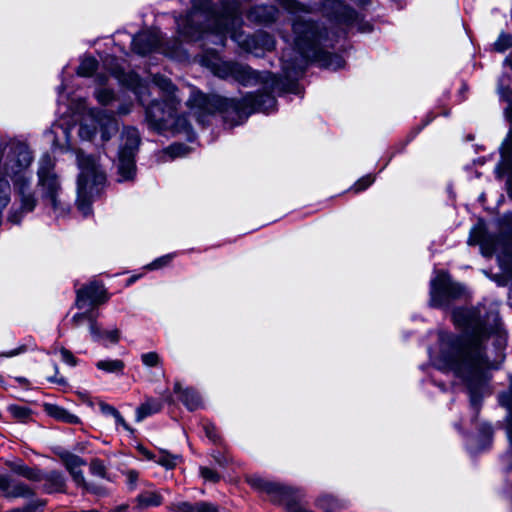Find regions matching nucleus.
Instances as JSON below:
<instances>
[{"label": "nucleus", "mask_w": 512, "mask_h": 512, "mask_svg": "<svg viewBox=\"0 0 512 512\" xmlns=\"http://www.w3.org/2000/svg\"><path fill=\"white\" fill-rule=\"evenodd\" d=\"M188 152H189V149L187 146H185L183 144L175 143V144L170 145L169 147H167L166 149H164L162 151V157L164 160H166V158L174 159L176 157L185 156L186 154H188Z\"/></svg>", "instance_id": "cd10ccee"}, {"label": "nucleus", "mask_w": 512, "mask_h": 512, "mask_svg": "<svg viewBox=\"0 0 512 512\" xmlns=\"http://www.w3.org/2000/svg\"><path fill=\"white\" fill-rule=\"evenodd\" d=\"M89 121L85 120L81 123L79 128V136L84 140H90L96 134L97 126L101 130V138L103 141H108L112 135L118 131V124L116 119L106 112L94 111L89 112Z\"/></svg>", "instance_id": "9b49d317"}, {"label": "nucleus", "mask_w": 512, "mask_h": 512, "mask_svg": "<svg viewBox=\"0 0 512 512\" xmlns=\"http://www.w3.org/2000/svg\"><path fill=\"white\" fill-rule=\"evenodd\" d=\"M25 350H26L25 346H20L17 349H13L8 352L0 353V358L1 357H14V356H17V355L23 353Z\"/></svg>", "instance_id": "4d7b16f0"}, {"label": "nucleus", "mask_w": 512, "mask_h": 512, "mask_svg": "<svg viewBox=\"0 0 512 512\" xmlns=\"http://www.w3.org/2000/svg\"><path fill=\"white\" fill-rule=\"evenodd\" d=\"M55 161L49 154H44L39 160L37 171L38 187L42 199L51 206L56 216L63 215L67 207L60 198L61 185L54 171Z\"/></svg>", "instance_id": "0eeeda50"}, {"label": "nucleus", "mask_w": 512, "mask_h": 512, "mask_svg": "<svg viewBox=\"0 0 512 512\" xmlns=\"http://www.w3.org/2000/svg\"><path fill=\"white\" fill-rule=\"evenodd\" d=\"M59 352H60L61 359L63 362H65L66 364H68L70 366H75L77 364L76 358L69 350L62 347V348H60Z\"/></svg>", "instance_id": "a18cd8bd"}, {"label": "nucleus", "mask_w": 512, "mask_h": 512, "mask_svg": "<svg viewBox=\"0 0 512 512\" xmlns=\"http://www.w3.org/2000/svg\"><path fill=\"white\" fill-rule=\"evenodd\" d=\"M83 488L86 491L97 494V495H101L104 493V490L101 487L94 485V484H86V486H84Z\"/></svg>", "instance_id": "bf43d9fd"}, {"label": "nucleus", "mask_w": 512, "mask_h": 512, "mask_svg": "<svg viewBox=\"0 0 512 512\" xmlns=\"http://www.w3.org/2000/svg\"><path fill=\"white\" fill-rule=\"evenodd\" d=\"M456 325L471 330L465 338H455L445 332L439 334L440 355L434 359L439 369L452 370L468 386L470 403L478 412L481 392L488 380L489 362L484 355L482 342L486 329L478 308H460L453 312Z\"/></svg>", "instance_id": "f257e3e1"}, {"label": "nucleus", "mask_w": 512, "mask_h": 512, "mask_svg": "<svg viewBox=\"0 0 512 512\" xmlns=\"http://www.w3.org/2000/svg\"><path fill=\"white\" fill-rule=\"evenodd\" d=\"M49 134L54 135L52 145L55 148L64 150L70 147V143H68L69 131L67 128L62 127L61 125H55Z\"/></svg>", "instance_id": "412c9836"}, {"label": "nucleus", "mask_w": 512, "mask_h": 512, "mask_svg": "<svg viewBox=\"0 0 512 512\" xmlns=\"http://www.w3.org/2000/svg\"><path fill=\"white\" fill-rule=\"evenodd\" d=\"M32 162V155L29 149L21 144H17L9 150L4 165L3 174L10 177L14 185L20 180H31L27 176V170Z\"/></svg>", "instance_id": "9d476101"}, {"label": "nucleus", "mask_w": 512, "mask_h": 512, "mask_svg": "<svg viewBox=\"0 0 512 512\" xmlns=\"http://www.w3.org/2000/svg\"><path fill=\"white\" fill-rule=\"evenodd\" d=\"M134 156L135 155L131 154V152H119V158L117 163L119 182L132 180L134 178L136 174Z\"/></svg>", "instance_id": "dca6fc26"}, {"label": "nucleus", "mask_w": 512, "mask_h": 512, "mask_svg": "<svg viewBox=\"0 0 512 512\" xmlns=\"http://www.w3.org/2000/svg\"><path fill=\"white\" fill-rule=\"evenodd\" d=\"M127 478L131 485H134L138 479V473L136 471H128Z\"/></svg>", "instance_id": "052dcab7"}, {"label": "nucleus", "mask_w": 512, "mask_h": 512, "mask_svg": "<svg viewBox=\"0 0 512 512\" xmlns=\"http://www.w3.org/2000/svg\"><path fill=\"white\" fill-rule=\"evenodd\" d=\"M90 468L93 473L104 476V466L99 461H93Z\"/></svg>", "instance_id": "13d9d810"}, {"label": "nucleus", "mask_w": 512, "mask_h": 512, "mask_svg": "<svg viewBox=\"0 0 512 512\" xmlns=\"http://www.w3.org/2000/svg\"><path fill=\"white\" fill-rule=\"evenodd\" d=\"M46 411L48 412V414L50 416H52L53 418H55L57 420H60V421L66 422V423H71V424L79 422V418L76 415L71 414L69 411H67L66 409H64L60 406L48 405L46 407Z\"/></svg>", "instance_id": "4be33fe9"}, {"label": "nucleus", "mask_w": 512, "mask_h": 512, "mask_svg": "<svg viewBox=\"0 0 512 512\" xmlns=\"http://www.w3.org/2000/svg\"><path fill=\"white\" fill-rule=\"evenodd\" d=\"M131 82L127 83V85L134 91L137 95L139 101L144 105L146 101V96H149L148 87L146 84L141 83L138 76L131 75Z\"/></svg>", "instance_id": "a878e982"}, {"label": "nucleus", "mask_w": 512, "mask_h": 512, "mask_svg": "<svg viewBox=\"0 0 512 512\" xmlns=\"http://www.w3.org/2000/svg\"><path fill=\"white\" fill-rule=\"evenodd\" d=\"M200 474L206 481H210L213 483L218 482L220 479V476L214 470L208 467H201Z\"/></svg>", "instance_id": "37998d69"}, {"label": "nucleus", "mask_w": 512, "mask_h": 512, "mask_svg": "<svg viewBox=\"0 0 512 512\" xmlns=\"http://www.w3.org/2000/svg\"><path fill=\"white\" fill-rule=\"evenodd\" d=\"M505 64L509 65L510 68L512 69V55L508 56L506 59H505Z\"/></svg>", "instance_id": "338daca9"}, {"label": "nucleus", "mask_w": 512, "mask_h": 512, "mask_svg": "<svg viewBox=\"0 0 512 512\" xmlns=\"http://www.w3.org/2000/svg\"><path fill=\"white\" fill-rule=\"evenodd\" d=\"M107 300V292L100 283L93 282L77 290L76 306L79 309H83L87 302L91 305H98Z\"/></svg>", "instance_id": "ddd939ff"}, {"label": "nucleus", "mask_w": 512, "mask_h": 512, "mask_svg": "<svg viewBox=\"0 0 512 512\" xmlns=\"http://www.w3.org/2000/svg\"><path fill=\"white\" fill-rule=\"evenodd\" d=\"M204 431H205V434L206 436L212 441V442H216L218 440V435L216 433V428L214 425L210 424V423H206L204 425Z\"/></svg>", "instance_id": "8fccbe9b"}, {"label": "nucleus", "mask_w": 512, "mask_h": 512, "mask_svg": "<svg viewBox=\"0 0 512 512\" xmlns=\"http://www.w3.org/2000/svg\"><path fill=\"white\" fill-rule=\"evenodd\" d=\"M7 409L18 421L27 422L31 418V410L26 406L12 404L9 405Z\"/></svg>", "instance_id": "c85d7f7f"}, {"label": "nucleus", "mask_w": 512, "mask_h": 512, "mask_svg": "<svg viewBox=\"0 0 512 512\" xmlns=\"http://www.w3.org/2000/svg\"><path fill=\"white\" fill-rule=\"evenodd\" d=\"M171 258H172L171 255L162 256V257L156 259L155 261H153L149 265V268L150 269H158L164 265H167L171 261Z\"/></svg>", "instance_id": "09e8293b"}, {"label": "nucleus", "mask_w": 512, "mask_h": 512, "mask_svg": "<svg viewBox=\"0 0 512 512\" xmlns=\"http://www.w3.org/2000/svg\"><path fill=\"white\" fill-rule=\"evenodd\" d=\"M197 503L192 504L190 502H180L176 505L177 512H196Z\"/></svg>", "instance_id": "49530a36"}, {"label": "nucleus", "mask_w": 512, "mask_h": 512, "mask_svg": "<svg viewBox=\"0 0 512 512\" xmlns=\"http://www.w3.org/2000/svg\"><path fill=\"white\" fill-rule=\"evenodd\" d=\"M282 5L291 14L308 13L307 9L296 0H283Z\"/></svg>", "instance_id": "72a5a7b5"}, {"label": "nucleus", "mask_w": 512, "mask_h": 512, "mask_svg": "<svg viewBox=\"0 0 512 512\" xmlns=\"http://www.w3.org/2000/svg\"><path fill=\"white\" fill-rule=\"evenodd\" d=\"M318 506L325 510H332L337 507V501L331 495H324L318 499Z\"/></svg>", "instance_id": "4c0bfd02"}, {"label": "nucleus", "mask_w": 512, "mask_h": 512, "mask_svg": "<svg viewBox=\"0 0 512 512\" xmlns=\"http://www.w3.org/2000/svg\"><path fill=\"white\" fill-rule=\"evenodd\" d=\"M162 409V402L149 398L141 404L136 410V421L140 422L144 418L159 412Z\"/></svg>", "instance_id": "aec40b11"}, {"label": "nucleus", "mask_w": 512, "mask_h": 512, "mask_svg": "<svg viewBox=\"0 0 512 512\" xmlns=\"http://www.w3.org/2000/svg\"><path fill=\"white\" fill-rule=\"evenodd\" d=\"M452 282L447 273L438 272L436 277L431 280V304L433 306L440 305L439 298L442 296H450L452 294Z\"/></svg>", "instance_id": "4468645a"}, {"label": "nucleus", "mask_w": 512, "mask_h": 512, "mask_svg": "<svg viewBox=\"0 0 512 512\" xmlns=\"http://www.w3.org/2000/svg\"><path fill=\"white\" fill-rule=\"evenodd\" d=\"M294 45L305 61H317L324 68L338 70L344 67L339 55L330 54L321 48L322 32L310 20L298 15L293 20Z\"/></svg>", "instance_id": "7ed1b4c3"}, {"label": "nucleus", "mask_w": 512, "mask_h": 512, "mask_svg": "<svg viewBox=\"0 0 512 512\" xmlns=\"http://www.w3.org/2000/svg\"><path fill=\"white\" fill-rule=\"evenodd\" d=\"M162 500L161 494L157 491H146L137 497L138 505L142 509L159 506Z\"/></svg>", "instance_id": "5701e85b"}, {"label": "nucleus", "mask_w": 512, "mask_h": 512, "mask_svg": "<svg viewBox=\"0 0 512 512\" xmlns=\"http://www.w3.org/2000/svg\"><path fill=\"white\" fill-rule=\"evenodd\" d=\"M259 42H261L263 49L266 51H271L275 48L274 39L266 33H259L255 37L249 38L244 41V43L246 44V48L248 50L251 49L252 43H259Z\"/></svg>", "instance_id": "393cba45"}, {"label": "nucleus", "mask_w": 512, "mask_h": 512, "mask_svg": "<svg viewBox=\"0 0 512 512\" xmlns=\"http://www.w3.org/2000/svg\"><path fill=\"white\" fill-rule=\"evenodd\" d=\"M79 175L77 181V207L84 216L91 213V203L106 183V172L99 160L83 152L77 153Z\"/></svg>", "instance_id": "20e7f679"}, {"label": "nucleus", "mask_w": 512, "mask_h": 512, "mask_svg": "<svg viewBox=\"0 0 512 512\" xmlns=\"http://www.w3.org/2000/svg\"><path fill=\"white\" fill-rule=\"evenodd\" d=\"M512 46V36L509 34H501L493 44V49L497 52H504Z\"/></svg>", "instance_id": "473e14b6"}, {"label": "nucleus", "mask_w": 512, "mask_h": 512, "mask_svg": "<svg viewBox=\"0 0 512 512\" xmlns=\"http://www.w3.org/2000/svg\"><path fill=\"white\" fill-rule=\"evenodd\" d=\"M174 391L180 393V398L183 404L190 410H196L202 406V400L199 394L193 389L187 388L181 391L179 383H175Z\"/></svg>", "instance_id": "a211bd4d"}, {"label": "nucleus", "mask_w": 512, "mask_h": 512, "mask_svg": "<svg viewBox=\"0 0 512 512\" xmlns=\"http://www.w3.org/2000/svg\"><path fill=\"white\" fill-rule=\"evenodd\" d=\"M8 465L15 474L31 482H43L42 488L46 493L51 494L64 491L65 480L59 472L43 473L41 470L29 467L23 462H11Z\"/></svg>", "instance_id": "1a4fd4ad"}, {"label": "nucleus", "mask_w": 512, "mask_h": 512, "mask_svg": "<svg viewBox=\"0 0 512 512\" xmlns=\"http://www.w3.org/2000/svg\"><path fill=\"white\" fill-rule=\"evenodd\" d=\"M505 117L510 122L511 127L509 129L506 139L504 140V142L502 144L501 152L503 150H508V149L512 148V135H511V133H512V110L509 111L507 114H505Z\"/></svg>", "instance_id": "c03bdc74"}, {"label": "nucleus", "mask_w": 512, "mask_h": 512, "mask_svg": "<svg viewBox=\"0 0 512 512\" xmlns=\"http://www.w3.org/2000/svg\"><path fill=\"white\" fill-rule=\"evenodd\" d=\"M100 410L103 414L110 415L112 417H114V415L118 412V410L115 407L106 403L100 404Z\"/></svg>", "instance_id": "5fc2aeb1"}, {"label": "nucleus", "mask_w": 512, "mask_h": 512, "mask_svg": "<svg viewBox=\"0 0 512 512\" xmlns=\"http://www.w3.org/2000/svg\"><path fill=\"white\" fill-rule=\"evenodd\" d=\"M98 62L93 57L83 58L80 62V65L77 69V74L83 77L91 76L94 71L97 69Z\"/></svg>", "instance_id": "bb28decb"}, {"label": "nucleus", "mask_w": 512, "mask_h": 512, "mask_svg": "<svg viewBox=\"0 0 512 512\" xmlns=\"http://www.w3.org/2000/svg\"><path fill=\"white\" fill-rule=\"evenodd\" d=\"M21 217L17 212H11L8 216V220L14 224H18L20 222Z\"/></svg>", "instance_id": "680f3d73"}, {"label": "nucleus", "mask_w": 512, "mask_h": 512, "mask_svg": "<svg viewBox=\"0 0 512 512\" xmlns=\"http://www.w3.org/2000/svg\"><path fill=\"white\" fill-rule=\"evenodd\" d=\"M64 462H65V465H66L67 469L70 472L74 471V470H76L78 468H81V466L84 465V461L79 456H76V455H73V454H67L64 457Z\"/></svg>", "instance_id": "c9c22d12"}, {"label": "nucleus", "mask_w": 512, "mask_h": 512, "mask_svg": "<svg viewBox=\"0 0 512 512\" xmlns=\"http://www.w3.org/2000/svg\"><path fill=\"white\" fill-rule=\"evenodd\" d=\"M0 491L6 498H32L35 489L30 485L8 475H0Z\"/></svg>", "instance_id": "f8f14e48"}, {"label": "nucleus", "mask_w": 512, "mask_h": 512, "mask_svg": "<svg viewBox=\"0 0 512 512\" xmlns=\"http://www.w3.org/2000/svg\"><path fill=\"white\" fill-rule=\"evenodd\" d=\"M159 43V37L153 32L139 33L132 40L133 50L140 55L153 51Z\"/></svg>", "instance_id": "2eb2a0df"}, {"label": "nucleus", "mask_w": 512, "mask_h": 512, "mask_svg": "<svg viewBox=\"0 0 512 512\" xmlns=\"http://www.w3.org/2000/svg\"><path fill=\"white\" fill-rule=\"evenodd\" d=\"M96 367L99 370L105 371L107 373H122L125 364L122 360L119 359H106L98 361L96 363Z\"/></svg>", "instance_id": "b1692460"}, {"label": "nucleus", "mask_w": 512, "mask_h": 512, "mask_svg": "<svg viewBox=\"0 0 512 512\" xmlns=\"http://www.w3.org/2000/svg\"><path fill=\"white\" fill-rule=\"evenodd\" d=\"M114 419L116 421V424L117 425H120L122 426L126 431H129L131 432L132 429L130 428V426L126 423L125 419L121 416V414L119 413V411L114 415Z\"/></svg>", "instance_id": "6e6d98bb"}, {"label": "nucleus", "mask_w": 512, "mask_h": 512, "mask_svg": "<svg viewBox=\"0 0 512 512\" xmlns=\"http://www.w3.org/2000/svg\"><path fill=\"white\" fill-rule=\"evenodd\" d=\"M45 505H46L45 500L36 499V500H33V501L27 503L22 508H23L24 512H41L43 510V508L45 507Z\"/></svg>", "instance_id": "58836bf2"}, {"label": "nucleus", "mask_w": 512, "mask_h": 512, "mask_svg": "<svg viewBox=\"0 0 512 512\" xmlns=\"http://www.w3.org/2000/svg\"><path fill=\"white\" fill-rule=\"evenodd\" d=\"M54 369H55V375L52 376V377H49L48 381L51 382V383H56V384L61 385V386H66L67 385V380L64 377H62V376H58V366H57V364H54Z\"/></svg>", "instance_id": "864d4df0"}, {"label": "nucleus", "mask_w": 512, "mask_h": 512, "mask_svg": "<svg viewBox=\"0 0 512 512\" xmlns=\"http://www.w3.org/2000/svg\"><path fill=\"white\" fill-rule=\"evenodd\" d=\"M102 340H108L112 343H117L119 341V330L113 329L110 331H103Z\"/></svg>", "instance_id": "de8ad7c7"}, {"label": "nucleus", "mask_w": 512, "mask_h": 512, "mask_svg": "<svg viewBox=\"0 0 512 512\" xmlns=\"http://www.w3.org/2000/svg\"><path fill=\"white\" fill-rule=\"evenodd\" d=\"M203 63L211 70V72L222 79H233L242 85H252L256 83H264L265 93L249 94L241 100H227L219 97L208 98L200 92H193L187 104L193 111L199 122L205 114H211L215 108L230 107L241 114H250L253 112L269 113L274 110L276 105L275 98L271 92L276 90L278 84L277 77L271 72H257L250 67L235 63L222 61L214 57L212 60L203 59Z\"/></svg>", "instance_id": "f03ea898"}, {"label": "nucleus", "mask_w": 512, "mask_h": 512, "mask_svg": "<svg viewBox=\"0 0 512 512\" xmlns=\"http://www.w3.org/2000/svg\"><path fill=\"white\" fill-rule=\"evenodd\" d=\"M247 481L251 487L260 492L266 493L270 497L271 501L284 505L288 512L308 511L300 505V502L304 498V493L298 488L269 481L260 476H251Z\"/></svg>", "instance_id": "6e6552de"}, {"label": "nucleus", "mask_w": 512, "mask_h": 512, "mask_svg": "<svg viewBox=\"0 0 512 512\" xmlns=\"http://www.w3.org/2000/svg\"><path fill=\"white\" fill-rule=\"evenodd\" d=\"M374 182V177L372 175H366L359 179L353 186L355 192H360L365 190Z\"/></svg>", "instance_id": "79ce46f5"}, {"label": "nucleus", "mask_w": 512, "mask_h": 512, "mask_svg": "<svg viewBox=\"0 0 512 512\" xmlns=\"http://www.w3.org/2000/svg\"><path fill=\"white\" fill-rule=\"evenodd\" d=\"M95 97L102 105H108L114 100V93L110 89H99L95 92Z\"/></svg>", "instance_id": "f704fd0d"}, {"label": "nucleus", "mask_w": 512, "mask_h": 512, "mask_svg": "<svg viewBox=\"0 0 512 512\" xmlns=\"http://www.w3.org/2000/svg\"><path fill=\"white\" fill-rule=\"evenodd\" d=\"M142 453L145 455V457H147L148 459H152L155 461L156 459V455H153L151 452L147 451L146 449H142L141 450Z\"/></svg>", "instance_id": "69168bd1"}, {"label": "nucleus", "mask_w": 512, "mask_h": 512, "mask_svg": "<svg viewBox=\"0 0 512 512\" xmlns=\"http://www.w3.org/2000/svg\"><path fill=\"white\" fill-rule=\"evenodd\" d=\"M196 509V512H218L217 507L208 502H198Z\"/></svg>", "instance_id": "603ef678"}, {"label": "nucleus", "mask_w": 512, "mask_h": 512, "mask_svg": "<svg viewBox=\"0 0 512 512\" xmlns=\"http://www.w3.org/2000/svg\"><path fill=\"white\" fill-rule=\"evenodd\" d=\"M177 455L169 454L165 451H160L159 455L156 456L155 462L167 469L174 468L178 460Z\"/></svg>", "instance_id": "7c9ffc66"}, {"label": "nucleus", "mask_w": 512, "mask_h": 512, "mask_svg": "<svg viewBox=\"0 0 512 512\" xmlns=\"http://www.w3.org/2000/svg\"><path fill=\"white\" fill-rule=\"evenodd\" d=\"M95 314H93L91 311L83 312V313H77L75 314L72 319V326L73 327H79L82 325L84 321L90 322L91 317H94Z\"/></svg>", "instance_id": "ea45409f"}, {"label": "nucleus", "mask_w": 512, "mask_h": 512, "mask_svg": "<svg viewBox=\"0 0 512 512\" xmlns=\"http://www.w3.org/2000/svg\"><path fill=\"white\" fill-rule=\"evenodd\" d=\"M16 381L21 384L22 386H28L29 385V381L28 379L24 378V377H17L15 378Z\"/></svg>", "instance_id": "0e129e2a"}, {"label": "nucleus", "mask_w": 512, "mask_h": 512, "mask_svg": "<svg viewBox=\"0 0 512 512\" xmlns=\"http://www.w3.org/2000/svg\"><path fill=\"white\" fill-rule=\"evenodd\" d=\"M500 403L507 407L510 414V419L507 425V435L512 447V391L500 396Z\"/></svg>", "instance_id": "c756f323"}, {"label": "nucleus", "mask_w": 512, "mask_h": 512, "mask_svg": "<svg viewBox=\"0 0 512 512\" xmlns=\"http://www.w3.org/2000/svg\"><path fill=\"white\" fill-rule=\"evenodd\" d=\"M70 473L78 486H80V487L86 486L87 483L85 482L84 475H83L81 468L71 471Z\"/></svg>", "instance_id": "3c124183"}, {"label": "nucleus", "mask_w": 512, "mask_h": 512, "mask_svg": "<svg viewBox=\"0 0 512 512\" xmlns=\"http://www.w3.org/2000/svg\"><path fill=\"white\" fill-rule=\"evenodd\" d=\"M21 200V210L24 212H31L36 206V199L30 192L31 180H20L17 185H14Z\"/></svg>", "instance_id": "f3484780"}, {"label": "nucleus", "mask_w": 512, "mask_h": 512, "mask_svg": "<svg viewBox=\"0 0 512 512\" xmlns=\"http://www.w3.org/2000/svg\"><path fill=\"white\" fill-rule=\"evenodd\" d=\"M141 360L147 367H155L160 363V357L156 352H148L142 354Z\"/></svg>", "instance_id": "e433bc0d"}, {"label": "nucleus", "mask_w": 512, "mask_h": 512, "mask_svg": "<svg viewBox=\"0 0 512 512\" xmlns=\"http://www.w3.org/2000/svg\"><path fill=\"white\" fill-rule=\"evenodd\" d=\"M123 139L124 143L120 152H131V154L135 155L140 143L138 131L135 128H126L123 132Z\"/></svg>", "instance_id": "6ab92c4d"}, {"label": "nucleus", "mask_w": 512, "mask_h": 512, "mask_svg": "<svg viewBox=\"0 0 512 512\" xmlns=\"http://www.w3.org/2000/svg\"><path fill=\"white\" fill-rule=\"evenodd\" d=\"M498 94L501 100L507 103V107L504 109V115L512 110V90L508 86L499 84Z\"/></svg>", "instance_id": "2f4dec72"}, {"label": "nucleus", "mask_w": 512, "mask_h": 512, "mask_svg": "<svg viewBox=\"0 0 512 512\" xmlns=\"http://www.w3.org/2000/svg\"><path fill=\"white\" fill-rule=\"evenodd\" d=\"M96 318H97V315H94V317H91L90 322H89V329H90V333H91L93 339L96 341H99V340H102L103 331L101 330L100 326L98 325Z\"/></svg>", "instance_id": "a19ab883"}, {"label": "nucleus", "mask_w": 512, "mask_h": 512, "mask_svg": "<svg viewBox=\"0 0 512 512\" xmlns=\"http://www.w3.org/2000/svg\"><path fill=\"white\" fill-rule=\"evenodd\" d=\"M230 19L232 22L237 21L234 14L226 17L216 15L211 9L210 0H194L192 9L186 19L187 25L183 27L182 33L191 39L199 38L200 35L197 34L205 30H211L213 33L222 35L228 32L226 23Z\"/></svg>", "instance_id": "423d86ee"}, {"label": "nucleus", "mask_w": 512, "mask_h": 512, "mask_svg": "<svg viewBox=\"0 0 512 512\" xmlns=\"http://www.w3.org/2000/svg\"><path fill=\"white\" fill-rule=\"evenodd\" d=\"M347 13H348L349 19L354 15V12L352 10H348Z\"/></svg>", "instance_id": "774afa93"}, {"label": "nucleus", "mask_w": 512, "mask_h": 512, "mask_svg": "<svg viewBox=\"0 0 512 512\" xmlns=\"http://www.w3.org/2000/svg\"><path fill=\"white\" fill-rule=\"evenodd\" d=\"M153 81L165 93L166 98L163 102L153 101L146 107V118L149 123L156 129H162L174 122L185 130L189 129L185 118H176L180 104V100L175 94L176 87L170 80L162 76H155Z\"/></svg>", "instance_id": "39448f33"}, {"label": "nucleus", "mask_w": 512, "mask_h": 512, "mask_svg": "<svg viewBox=\"0 0 512 512\" xmlns=\"http://www.w3.org/2000/svg\"><path fill=\"white\" fill-rule=\"evenodd\" d=\"M131 110V104L122 105L118 109V113L121 115L128 114Z\"/></svg>", "instance_id": "e2e57ef3"}]
</instances>
